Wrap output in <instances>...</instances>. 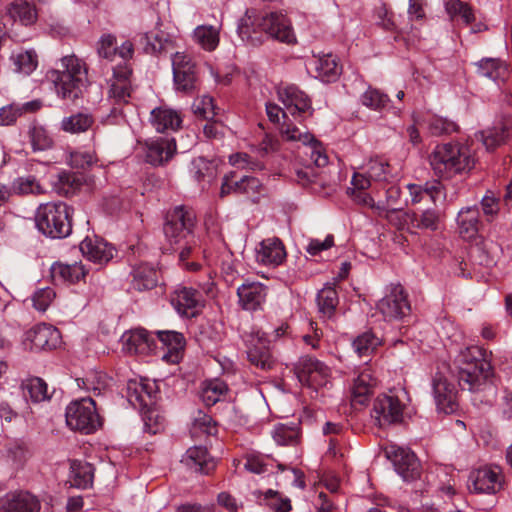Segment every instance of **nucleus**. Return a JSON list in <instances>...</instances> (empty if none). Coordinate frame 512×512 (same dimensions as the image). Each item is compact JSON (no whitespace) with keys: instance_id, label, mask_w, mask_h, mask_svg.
<instances>
[{"instance_id":"1","label":"nucleus","mask_w":512,"mask_h":512,"mask_svg":"<svg viewBox=\"0 0 512 512\" xmlns=\"http://www.w3.org/2000/svg\"><path fill=\"white\" fill-rule=\"evenodd\" d=\"M194 223V212L184 206H177L168 212L163 225L167 244H162V253L179 250V262L200 259L204 251L198 239L190 236L183 245L181 244L182 240L192 233Z\"/></svg>"},{"instance_id":"2","label":"nucleus","mask_w":512,"mask_h":512,"mask_svg":"<svg viewBox=\"0 0 512 512\" xmlns=\"http://www.w3.org/2000/svg\"><path fill=\"white\" fill-rule=\"evenodd\" d=\"M46 79L53 84L58 97L76 99L88 83V67L86 62L75 54L63 56L55 69L46 73Z\"/></svg>"},{"instance_id":"3","label":"nucleus","mask_w":512,"mask_h":512,"mask_svg":"<svg viewBox=\"0 0 512 512\" xmlns=\"http://www.w3.org/2000/svg\"><path fill=\"white\" fill-rule=\"evenodd\" d=\"M458 382L463 390H482L493 375L492 367L485 358V351L479 346L461 350L455 359Z\"/></svg>"},{"instance_id":"4","label":"nucleus","mask_w":512,"mask_h":512,"mask_svg":"<svg viewBox=\"0 0 512 512\" xmlns=\"http://www.w3.org/2000/svg\"><path fill=\"white\" fill-rule=\"evenodd\" d=\"M429 161L434 173L446 179L470 171L475 164L467 146L451 143L437 145L430 154Z\"/></svg>"},{"instance_id":"5","label":"nucleus","mask_w":512,"mask_h":512,"mask_svg":"<svg viewBox=\"0 0 512 512\" xmlns=\"http://www.w3.org/2000/svg\"><path fill=\"white\" fill-rule=\"evenodd\" d=\"M250 26L253 27V31L257 29L264 31L281 42L293 43L295 41L291 23L282 13L271 12L259 19H254L253 12L246 11L238 24V33L243 39L250 37Z\"/></svg>"},{"instance_id":"6","label":"nucleus","mask_w":512,"mask_h":512,"mask_svg":"<svg viewBox=\"0 0 512 512\" xmlns=\"http://www.w3.org/2000/svg\"><path fill=\"white\" fill-rule=\"evenodd\" d=\"M35 221L38 230L50 238H64L71 232L70 208L64 202L41 204Z\"/></svg>"},{"instance_id":"7","label":"nucleus","mask_w":512,"mask_h":512,"mask_svg":"<svg viewBox=\"0 0 512 512\" xmlns=\"http://www.w3.org/2000/svg\"><path fill=\"white\" fill-rule=\"evenodd\" d=\"M66 424L72 430L90 434L101 426L96 403L90 397L72 401L66 408Z\"/></svg>"},{"instance_id":"8","label":"nucleus","mask_w":512,"mask_h":512,"mask_svg":"<svg viewBox=\"0 0 512 512\" xmlns=\"http://www.w3.org/2000/svg\"><path fill=\"white\" fill-rule=\"evenodd\" d=\"M293 372L302 386L315 392L330 382V368L311 356L300 357L293 366Z\"/></svg>"},{"instance_id":"9","label":"nucleus","mask_w":512,"mask_h":512,"mask_svg":"<svg viewBox=\"0 0 512 512\" xmlns=\"http://www.w3.org/2000/svg\"><path fill=\"white\" fill-rule=\"evenodd\" d=\"M173 81L177 92L192 95L198 90L199 78L195 64L180 52L171 55Z\"/></svg>"},{"instance_id":"10","label":"nucleus","mask_w":512,"mask_h":512,"mask_svg":"<svg viewBox=\"0 0 512 512\" xmlns=\"http://www.w3.org/2000/svg\"><path fill=\"white\" fill-rule=\"evenodd\" d=\"M245 344L247 358L252 365L264 371L273 368L275 361L270 352V342L264 332L252 331L246 336Z\"/></svg>"},{"instance_id":"11","label":"nucleus","mask_w":512,"mask_h":512,"mask_svg":"<svg viewBox=\"0 0 512 512\" xmlns=\"http://www.w3.org/2000/svg\"><path fill=\"white\" fill-rule=\"evenodd\" d=\"M378 311L386 320H398L410 314L411 307L408 295L400 284L392 285L377 304Z\"/></svg>"},{"instance_id":"12","label":"nucleus","mask_w":512,"mask_h":512,"mask_svg":"<svg viewBox=\"0 0 512 512\" xmlns=\"http://www.w3.org/2000/svg\"><path fill=\"white\" fill-rule=\"evenodd\" d=\"M404 404L398 396L379 395L373 405L372 417L379 427L400 423L403 419Z\"/></svg>"},{"instance_id":"13","label":"nucleus","mask_w":512,"mask_h":512,"mask_svg":"<svg viewBox=\"0 0 512 512\" xmlns=\"http://www.w3.org/2000/svg\"><path fill=\"white\" fill-rule=\"evenodd\" d=\"M503 475L498 466L474 470L468 478V489L478 494H495L502 489Z\"/></svg>"},{"instance_id":"14","label":"nucleus","mask_w":512,"mask_h":512,"mask_svg":"<svg viewBox=\"0 0 512 512\" xmlns=\"http://www.w3.org/2000/svg\"><path fill=\"white\" fill-rule=\"evenodd\" d=\"M169 302L181 316L195 317L204 306L198 290L177 285L169 295Z\"/></svg>"},{"instance_id":"15","label":"nucleus","mask_w":512,"mask_h":512,"mask_svg":"<svg viewBox=\"0 0 512 512\" xmlns=\"http://www.w3.org/2000/svg\"><path fill=\"white\" fill-rule=\"evenodd\" d=\"M153 386L158 388L156 382L153 383ZM158 398L157 389L153 390V387L149 383L142 385L139 400L143 407L144 429L147 433L152 435L157 434L160 430V412L157 407Z\"/></svg>"},{"instance_id":"16","label":"nucleus","mask_w":512,"mask_h":512,"mask_svg":"<svg viewBox=\"0 0 512 512\" xmlns=\"http://www.w3.org/2000/svg\"><path fill=\"white\" fill-rule=\"evenodd\" d=\"M432 390L438 411L450 414L457 409L455 386L442 372H436L433 376Z\"/></svg>"},{"instance_id":"17","label":"nucleus","mask_w":512,"mask_h":512,"mask_svg":"<svg viewBox=\"0 0 512 512\" xmlns=\"http://www.w3.org/2000/svg\"><path fill=\"white\" fill-rule=\"evenodd\" d=\"M60 343V332L45 323L38 324L25 334L24 344L31 350H51Z\"/></svg>"},{"instance_id":"18","label":"nucleus","mask_w":512,"mask_h":512,"mask_svg":"<svg viewBox=\"0 0 512 512\" xmlns=\"http://www.w3.org/2000/svg\"><path fill=\"white\" fill-rule=\"evenodd\" d=\"M123 350L129 354L148 356L157 349L155 339L142 328L125 332L122 337Z\"/></svg>"},{"instance_id":"19","label":"nucleus","mask_w":512,"mask_h":512,"mask_svg":"<svg viewBox=\"0 0 512 512\" xmlns=\"http://www.w3.org/2000/svg\"><path fill=\"white\" fill-rule=\"evenodd\" d=\"M132 69L127 63H121L113 68V76L110 79L109 98L115 104L127 103L131 96Z\"/></svg>"},{"instance_id":"20","label":"nucleus","mask_w":512,"mask_h":512,"mask_svg":"<svg viewBox=\"0 0 512 512\" xmlns=\"http://www.w3.org/2000/svg\"><path fill=\"white\" fill-rule=\"evenodd\" d=\"M80 251L86 259L98 265L108 263L116 253L111 244L98 237H86L80 243Z\"/></svg>"},{"instance_id":"21","label":"nucleus","mask_w":512,"mask_h":512,"mask_svg":"<svg viewBox=\"0 0 512 512\" xmlns=\"http://www.w3.org/2000/svg\"><path fill=\"white\" fill-rule=\"evenodd\" d=\"M278 98L285 110L292 116L301 115L311 109L308 96L294 85H287L278 89Z\"/></svg>"},{"instance_id":"22","label":"nucleus","mask_w":512,"mask_h":512,"mask_svg":"<svg viewBox=\"0 0 512 512\" xmlns=\"http://www.w3.org/2000/svg\"><path fill=\"white\" fill-rule=\"evenodd\" d=\"M181 462L194 472L208 475L216 468V460L210 455L207 448L195 445L187 449Z\"/></svg>"},{"instance_id":"23","label":"nucleus","mask_w":512,"mask_h":512,"mask_svg":"<svg viewBox=\"0 0 512 512\" xmlns=\"http://www.w3.org/2000/svg\"><path fill=\"white\" fill-rule=\"evenodd\" d=\"M286 256L284 244L276 237L262 240L256 248V260L263 265L278 266Z\"/></svg>"},{"instance_id":"24","label":"nucleus","mask_w":512,"mask_h":512,"mask_svg":"<svg viewBox=\"0 0 512 512\" xmlns=\"http://www.w3.org/2000/svg\"><path fill=\"white\" fill-rule=\"evenodd\" d=\"M40 502L29 492L8 493L0 498V512H39Z\"/></svg>"},{"instance_id":"25","label":"nucleus","mask_w":512,"mask_h":512,"mask_svg":"<svg viewBox=\"0 0 512 512\" xmlns=\"http://www.w3.org/2000/svg\"><path fill=\"white\" fill-rule=\"evenodd\" d=\"M186 340L182 333L162 330V361L178 364L184 355Z\"/></svg>"},{"instance_id":"26","label":"nucleus","mask_w":512,"mask_h":512,"mask_svg":"<svg viewBox=\"0 0 512 512\" xmlns=\"http://www.w3.org/2000/svg\"><path fill=\"white\" fill-rule=\"evenodd\" d=\"M396 472L405 480L411 481L420 476L419 462L409 449L398 447L392 458Z\"/></svg>"},{"instance_id":"27","label":"nucleus","mask_w":512,"mask_h":512,"mask_svg":"<svg viewBox=\"0 0 512 512\" xmlns=\"http://www.w3.org/2000/svg\"><path fill=\"white\" fill-rule=\"evenodd\" d=\"M266 287L259 282H246L237 289L239 303L245 310H257L266 298Z\"/></svg>"},{"instance_id":"28","label":"nucleus","mask_w":512,"mask_h":512,"mask_svg":"<svg viewBox=\"0 0 512 512\" xmlns=\"http://www.w3.org/2000/svg\"><path fill=\"white\" fill-rule=\"evenodd\" d=\"M376 386V379L368 367L363 368L353 379L351 388L352 402L364 405L369 400Z\"/></svg>"},{"instance_id":"29","label":"nucleus","mask_w":512,"mask_h":512,"mask_svg":"<svg viewBox=\"0 0 512 512\" xmlns=\"http://www.w3.org/2000/svg\"><path fill=\"white\" fill-rule=\"evenodd\" d=\"M157 285V272L149 264H141L133 269L130 288L136 291L150 290Z\"/></svg>"},{"instance_id":"30","label":"nucleus","mask_w":512,"mask_h":512,"mask_svg":"<svg viewBox=\"0 0 512 512\" xmlns=\"http://www.w3.org/2000/svg\"><path fill=\"white\" fill-rule=\"evenodd\" d=\"M459 233L462 238L470 240L478 233L479 211L476 207H466L460 210L457 217Z\"/></svg>"},{"instance_id":"31","label":"nucleus","mask_w":512,"mask_h":512,"mask_svg":"<svg viewBox=\"0 0 512 512\" xmlns=\"http://www.w3.org/2000/svg\"><path fill=\"white\" fill-rule=\"evenodd\" d=\"M191 172L195 179L201 183L202 189L210 185L217 177V165L214 161L204 157H197L191 163Z\"/></svg>"},{"instance_id":"32","label":"nucleus","mask_w":512,"mask_h":512,"mask_svg":"<svg viewBox=\"0 0 512 512\" xmlns=\"http://www.w3.org/2000/svg\"><path fill=\"white\" fill-rule=\"evenodd\" d=\"M314 67L317 76L326 82L335 80L341 73V66L339 65L336 56L332 54H324L315 58Z\"/></svg>"},{"instance_id":"33","label":"nucleus","mask_w":512,"mask_h":512,"mask_svg":"<svg viewBox=\"0 0 512 512\" xmlns=\"http://www.w3.org/2000/svg\"><path fill=\"white\" fill-rule=\"evenodd\" d=\"M216 433L217 426L211 416L202 411H198L190 427L191 437L194 440L201 441L208 436L215 435Z\"/></svg>"},{"instance_id":"34","label":"nucleus","mask_w":512,"mask_h":512,"mask_svg":"<svg viewBox=\"0 0 512 512\" xmlns=\"http://www.w3.org/2000/svg\"><path fill=\"white\" fill-rule=\"evenodd\" d=\"M71 484L77 488H88L92 485L94 468L90 463L80 460L71 462Z\"/></svg>"},{"instance_id":"35","label":"nucleus","mask_w":512,"mask_h":512,"mask_svg":"<svg viewBox=\"0 0 512 512\" xmlns=\"http://www.w3.org/2000/svg\"><path fill=\"white\" fill-rule=\"evenodd\" d=\"M52 276L69 283H75L83 279L87 273L81 262L73 264L56 263L52 266Z\"/></svg>"},{"instance_id":"36","label":"nucleus","mask_w":512,"mask_h":512,"mask_svg":"<svg viewBox=\"0 0 512 512\" xmlns=\"http://www.w3.org/2000/svg\"><path fill=\"white\" fill-rule=\"evenodd\" d=\"M193 38L204 50L213 51L219 44V29L212 25L197 26Z\"/></svg>"},{"instance_id":"37","label":"nucleus","mask_w":512,"mask_h":512,"mask_svg":"<svg viewBox=\"0 0 512 512\" xmlns=\"http://www.w3.org/2000/svg\"><path fill=\"white\" fill-rule=\"evenodd\" d=\"M226 383L220 379H212L203 383L201 399L206 406H213L227 393Z\"/></svg>"},{"instance_id":"38","label":"nucleus","mask_w":512,"mask_h":512,"mask_svg":"<svg viewBox=\"0 0 512 512\" xmlns=\"http://www.w3.org/2000/svg\"><path fill=\"white\" fill-rule=\"evenodd\" d=\"M28 135L33 151H45L53 146V138L49 131L38 123H32Z\"/></svg>"},{"instance_id":"39","label":"nucleus","mask_w":512,"mask_h":512,"mask_svg":"<svg viewBox=\"0 0 512 512\" xmlns=\"http://www.w3.org/2000/svg\"><path fill=\"white\" fill-rule=\"evenodd\" d=\"M380 344L381 340L378 336L371 331H366L354 339L352 347L354 352L362 358L369 357Z\"/></svg>"},{"instance_id":"40","label":"nucleus","mask_w":512,"mask_h":512,"mask_svg":"<svg viewBox=\"0 0 512 512\" xmlns=\"http://www.w3.org/2000/svg\"><path fill=\"white\" fill-rule=\"evenodd\" d=\"M94 123L93 117L88 113H76L63 118L61 128L63 131L76 134L87 131Z\"/></svg>"},{"instance_id":"41","label":"nucleus","mask_w":512,"mask_h":512,"mask_svg":"<svg viewBox=\"0 0 512 512\" xmlns=\"http://www.w3.org/2000/svg\"><path fill=\"white\" fill-rule=\"evenodd\" d=\"M23 396L29 397L34 403L44 401L49 398L47 384L38 377L26 379L21 385Z\"/></svg>"},{"instance_id":"42","label":"nucleus","mask_w":512,"mask_h":512,"mask_svg":"<svg viewBox=\"0 0 512 512\" xmlns=\"http://www.w3.org/2000/svg\"><path fill=\"white\" fill-rule=\"evenodd\" d=\"M441 216L436 209H426L420 213H412L410 223L413 228L435 231L439 228Z\"/></svg>"},{"instance_id":"43","label":"nucleus","mask_w":512,"mask_h":512,"mask_svg":"<svg viewBox=\"0 0 512 512\" xmlns=\"http://www.w3.org/2000/svg\"><path fill=\"white\" fill-rule=\"evenodd\" d=\"M3 455L10 465L18 468L27 460L28 451L23 442L19 440H10L4 446Z\"/></svg>"},{"instance_id":"44","label":"nucleus","mask_w":512,"mask_h":512,"mask_svg":"<svg viewBox=\"0 0 512 512\" xmlns=\"http://www.w3.org/2000/svg\"><path fill=\"white\" fill-rule=\"evenodd\" d=\"M317 303L323 317L331 318L338 304V295L331 286H326L318 292Z\"/></svg>"},{"instance_id":"45","label":"nucleus","mask_w":512,"mask_h":512,"mask_svg":"<svg viewBox=\"0 0 512 512\" xmlns=\"http://www.w3.org/2000/svg\"><path fill=\"white\" fill-rule=\"evenodd\" d=\"M8 12L12 18L18 19L24 25H30L36 20V10L27 1L15 0L11 3Z\"/></svg>"},{"instance_id":"46","label":"nucleus","mask_w":512,"mask_h":512,"mask_svg":"<svg viewBox=\"0 0 512 512\" xmlns=\"http://www.w3.org/2000/svg\"><path fill=\"white\" fill-rule=\"evenodd\" d=\"M10 188L12 195L43 194L45 189L40 185L34 176L18 177L13 180Z\"/></svg>"},{"instance_id":"47","label":"nucleus","mask_w":512,"mask_h":512,"mask_svg":"<svg viewBox=\"0 0 512 512\" xmlns=\"http://www.w3.org/2000/svg\"><path fill=\"white\" fill-rule=\"evenodd\" d=\"M11 59L15 67L14 70L24 75L31 74L38 64L37 55L32 50L13 54Z\"/></svg>"},{"instance_id":"48","label":"nucleus","mask_w":512,"mask_h":512,"mask_svg":"<svg viewBox=\"0 0 512 512\" xmlns=\"http://www.w3.org/2000/svg\"><path fill=\"white\" fill-rule=\"evenodd\" d=\"M446 11L452 20L460 18L466 25L475 20L472 8L467 3L460 0H450L447 2Z\"/></svg>"},{"instance_id":"49","label":"nucleus","mask_w":512,"mask_h":512,"mask_svg":"<svg viewBox=\"0 0 512 512\" xmlns=\"http://www.w3.org/2000/svg\"><path fill=\"white\" fill-rule=\"evenodd\" d=\"M505 72V65L497 59H483L478 64V74L493 81L503 77Z\"/></svg>"},{"instance_id":"50","label":"nucleus","mask_w":512,"mask_h":512,"mask_svg":"<svg viewBox=\"0 0 512 512\" xmlns=\"http://www.w3.org/2000/svg\"><path fill=\"white\" fill-rule=\"evenodd\" d=\"M347 193L356 204L371 208L379 216L386 211L382 201L375 202L374 198L365 190L348 189Z\"/></svg>"},{"instance_id":"51","label":"nucleus","mask_w":512,"mask_h":512,"mask_svg":"<svg viewBox=\"0 0 512 512\" xmlns=\"http://www.w3.org/2000/svg\"><path fill=\"white\" fill-rule=\"evenodd\" d=\"M389 97L378 89L369 87L361 96V103L372 110L380 111L387 106Z\"/></svg>"},{"instance_id":"52","label":"nucleus","mask_w":512,"mask_h":512,"mask_svg":"<svg viewBox=\"0 0 512 512\" xmlns=\"http://www.w3.org/2000/svg\"><path fill=\"white\" fill-rule=\"evenodd\" d=\"M78 386L86 390H92L95 395H100L108 385L107 377L104 374L91 373L86 378L77 379Z\"/></svg>"},{"instance_id":"53","label":"nucleus","mask_w":512,"mask_h":512,"mask_svg":"<svg viewBox=\"0 0 512 512\" xmlns=\"http://www.w3.org/2000/svg\"><path fill=\"white\" fill-rule=\"evenodd\" d=\"M428 129L434 136L450 134L457 130L455 122L440 116H433L428 122Z\"/></svg>"},{"instance_id":"54","label":"nucleus","mask_w":512,"mask_h":512,"mask_svg":"<svg viewBox=\"0 0 512 512\" xmlns=\"http://www.w3.org/2000/svg\"><path fill=\"white\" fill-rule=\"evenodd\" d=\"M81 185L78 176L71 172H61L58 175V192L64 195L74 193Z\"/></svg>"},{"instance_id":"55","label":"nucleus","mask_w":512,"mask_h":512,"mask_svg":"<svg viewBox=\"0 0 512 512\" xmlns=\"http://www.w3.org/2000/svg\"><path fill=\"white\" fill-rule=\"evenodd\" d=\"M192 109L194 114L204 119H210L215 116L214 100L209 95H203L202 97L195 99Z\"/></svg>"},{"instance_id":"56","label":"nucleus","mask_w":512,"mask_h":512,"mask_svg":"<svg viewBox=\"0 0 512 512\" xmlns=\"http://www.w3.org/2000/svg\"><path fill=\"white\" fill-rule=\"evenodd\" d=\"M299 432L297 429L280 425L273 431V439L279 445H293L297 442Z\"/></svg>"},{"instance_id":"57","label":"nucleus","mask_w":512,"mask_h":512,"mask_svg":"<svg viewBox=\"0 0 512 512\" xmlns=\"http://www.w3.org/2000/svg\"><path fill=\"white\" fill-rule=\"evenodd\" d=\"M116 38L111 34L103 35L97 43L99 57L113 61L116 55Z\"/></svg>"},{"instance_id":"58","label":"nucleus","mask_w":512,"mask_h":512,"mask_svg":"<svg viewBox=\"0 0 512 512\" xmlns=\"http://www.w3.org/2000/svg\"><path fill=\"white\" fill-rule=\"evenodd\" d=\"M264 501L276 512H288L291 510L290 499L280 497L277 491L268 489L264 493Z\"/></svg>"},{"instance_id":"59","label":"nucleus","mask_w":512,"mask_h":512,"mask_svg":"<svg viewBox=\"0 0 512 512\" xmlns=\"http://www.w3.org/2000/svg\"><path fill=\"white\" fill-rule=\"evenodd\" d=\"M55 298V292L50 287H45L37 290L32 296V302L35 309L38 311H46L53 299Z\"/></svg>"},{"instance_id":"60","label":"nucleus","mask_w":512,"mask_h":512,"mask_svg":"<svg viewBox=\"0 0 512 512\" xmlns=\"http://www.w3.org/2000/svg\"><path fill=\"white\" fill-rule=\"evenodd\" d=\"M229 163L237 168L248 170H260L263 168L262 163L252 160L246 153H235L229 156Z\"/></svg>"},{"instance_id":"61","label":"nucleus","mask_w":512,"mask_h":512,"mask_svg":"<svg viewBox=\"0 0 512 512\" xmlns=\"http://www.w3.org/2000/svg\"><path fill=\"white\" fill-rule=\"evenodd\" d=\"M182 118L178 111L162 106V134L164 130L176 131L181 127Z\"/></svg>"},{"instance_id":"62","label":"nucleus","mask_w":512,"mask_h":512,"mask_svg":"<svg viewBox=\"0 0 512 512\" xmlns=\"http://www.w3.org/2000/svg\"><path fill=\"white\" fill-rule=\"evenodd\" d=\"M281 133L287 138V140L301 141L304 144L311 143L314 140L313 135L307 132L303 133L296 126L287 123L282 126Z\"/></svg>"},{"instance_id":"63","label":"nucleus","mask_w":512,"mask_h":512,"mask_svg":"<svg viewBox=\"0 0 512 512\" xmlns=\"http://www.w3.org/2000/svg\"><path fill=\"white\" fill-rule=\"evenodd\" d=\"M388 164L382 160L371 159L366 166V174L375 181L384 180L387 174Z\"/></svg>"},{"instance_id":"64","label":"nucleus","mask_w":512,"mask_h":512,"mask_svg":"<svg viewBox=\"0 0 512 512\" xmlns=\"http://www.w3.org/2000/svg\"><path fill=\"white\" fill-rule=\"evenodd\" d=\"M67 163L74 168H85L94 163V155L88 151L71 152L67 158Z\"/></svg>"}]
</instances>
